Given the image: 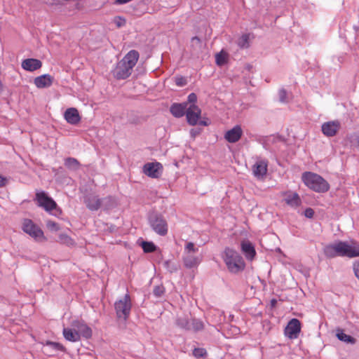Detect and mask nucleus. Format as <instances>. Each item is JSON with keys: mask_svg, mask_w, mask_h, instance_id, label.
<instances>
[{"mask_svg": "<svg viewBox=\"0 0 359 359\" xmlns=\"http://www.w3.org/2000/svg\"><path fill=\"white\" fill-rule=\"evenodd\" d=\"M242 135L243 130L241 127L239 125H236L225 133L224 138L228 142L235 143L241 139Z\"/></svg>", "mask_w": 359, "mask_h": 359, "instance_id": "dca6fc26", "label": "nucleus"}, {"mask_svg": "<svg viewBox=\"0 0 359 359\" xmlns=\"http://www.w3.org/2000/svg\"><path fill=\"white\" fill-rule=\"evenodd\" d=\"M175 83L177 86H184L187 84L186 79L183 76H177L175 78Z\"/></svg>", "mask_w": 359, "mask_h": 359, "instance_id": "e433bc0d", "label": "nucleus"}, {"mask_svg": "<svg viewBox=\"0 0 359 359\" xmlns=\"http://www.w3.org/2000/svg\"><path fill=\"white\" fill-rule=\"evenodd\" d=\"M196 251H198V248L195 247L193 243L189 242L187 243L184 249V253H195Z\"/></svg>", "mask_w": 359, "mask_h": 359, "instance_id": "473e14b6", "label": "nucleus"}, {"mask_svg": "<svg viewBox=\"0 0 359 359\" xmlns=\"http://www.w3.org/2000/svg\"><path fill=\"white\" fill-rule=\"evenodd\" d=\"M185 114L187 123L191 126H196L201 117V110L197 105L190 104L189 107L187 106Z\"/></svg>", "mask_w": 359, "mask_h": 359, "instance_id": "9b49d317", "label": "nucleus"}, {"mask_svg": "<svg viewBox=\"0 0 359 359\" xmlns=\"http://www.w3.org/2000/svg\"><path fill=\"white\" fill-rule=\"evenodd\" d=\"M222 258L228 269L232 273H237L244 270L245 263L242 256L236 250L225 248Z\"/></svg>", "mask_w": 359, "mask_h": 359, "instance_id": "7ed1b4c3", "label": "nucleus"}, {"mask_svg": "<svg viewBox=\"0 0 359 359\" xmlns=\"http://www.w3.org/2000/svg\"><path fill=\"white\" fill-rule=\"evenodd\" d=\"M46 345L50 346L51 348H53L55 350L57 351H64L65 348L64 346L57 342H53V341H48L46 343Z\"/></svg>", "mask_w": 359, "mask_h": 359, "instance_id": "72a5a7b5", "label": "nucleus"}, {"mask_svg": "<svg viewBox=\"0 0 359 359\" xmlns=\"http://www.w3.org/2000/svg\"><path fill=\"white\" fill-rule=\"evenodd\" d=\"M132 303L129 294H126L123 299L116 301L114 309L118 318L126 320L130 314Z\"/></svg>", "mask_w": 359, "mask_h": 359, "instance_id": "39448f33", "label": "nucleus"}, {"mask_svg": "<svg viewBox=\"0 0 359 359\" xmlns=\"http://www.w3.org/2000/svg\"><path fill=\"white\" fill-rule=\"evenodd\" d=\"M8 180L9 179L7 177L3 176L0 174V187H5L7 184Z\"/></svg>", "mask_w": 359, "mask_h": 359, "instance_id": "79ce46f5", "label": "nucleus"}, {"mask_svg": "<svg viewBox=\"0 0 359 359\" xmlns=\"http://www.w3.org/2000/svg\"><path fill=\"white\" fill-rule=\"evenodd\" d=\"M65 165L69 170H76L79 169L80 163L77 159L69 157L65 159Z\"/></svg>", "mask_w": 359, "mask_h": 359, "instance_id": "bb28decb", "label": "nucleus"}, {"mask_svg": "<svg viewBox=\"0 0 359 359\" xmlns=\"http://www.w3.org/2000/svg\"><path fill=\"white\" fill-rule=\"evenodd\" d=\"M140 55L137 50H130L121 60L117 62L113 69V75L117 79H126L128 78L133 72V67L137 64Z\"/></svg>", "mask_w": 359, "mask_h": 359, "instance_id": "f03ea898", "label": "nucleus"}, {"mask_svg": "<svg viewBox=\"0 0 359 359\" xmlns=\"http://www.w3.org/2000/svg\"><path fill=\"white\" fill-rule=\"evenodd\" d=\"M21 65L25 70L34 72L41 67L42 62L38 59L28 58L22 60Z\"/></svg>", "mask_w": 359, "mask_h": 359, "instance_id": "6ab92c4d", "label": "nucleus"}, {"mask_svg": "<svg viewBox=\"0 0 359 359\" xmlns=\"http://www.w3.org/2000/svg\"><path fill=\"white\" fill-rule=\"evenodd\" d=\"M187 106V102L174 103L170 107V112L175 117H182L186 113Z\"/></svg>", "mask_w": 359, "mask_h": 359, "instance_id": "4be33fe9", "label": "nucleus"}, {"mask_svg": "<svg viewBox=\"0 0 359 359\" xmlns=\"http://www.w3.org/2000/svg\"><path fill=\"white\" fill-rule=\"evenodd\" d=\"M162 165L160 163H147L143 167L144 173L149 177L158 178L162 173Z\"/></svg>", "mask_w": 359, "mask_h": 359, "instance_id": "4468645a", "label": "nucleus"}, {"mask_svg": "<svg viewBox=\"0 0 359 359\" xmlns=\"http://www.w3.org/2000/svg\"><path fill=\"white\" fill-rule=\"evenodd\" d=\"M271 302H272V304H274L276 302V301L275 299H273L271 301Z\"/></svg>", "mask_w": 359, "mask_h": 359, "instance_id": "603ef678", "label": "nucleus"}, {"mask_svg": "<svg viewBox=\"0 0 359 359\" xmlns=\"http://www.w3.org/2000/svg\"><path fill=\"white\" fill-rule=\"evenodd\" d=\"M353 271L355 276L359 280V262H355L353 265Z\"/></svg>", "mask_w": 359, "mask_h": 359, "instance_id": "c03bdc74", "label": "nucleus"}, {"mask_svg": "<svg viewBox=\"0 0 359 359\" xmlns=\"http://www.w3.org/2000/svg\"><path fill=\"white\" fill-rule=\"evenodd\" d=\"M62 333L65 339L69 341L76 342L80 341L79 333L72 325L70 327H64Z\"/></svg>", "mask_w": 359, "mask_h": 359, "instance_id": "412c9836", "label": "nucleus"}, {"mask_svg": "<svg viewBox=\"0 0 359 359\" xmlns=\"http://www.w3.org/2000/svg\"><path fill=\"white\" fill-rule=\"evenodd\" d=\"M154 295L159 297L164 293V288L161 285L156 286L153 290Z\"/></svg>", "mask_w": 359, "mask_h": 359, "instance_id": "c9c22d12", "label": "nucleus"}, {"mask_svg": "<svg viewBox=\"0 0 359 359\" xmlns=\"http://www.w3.org/2000/svg\"><path fill=\"white\" fill-rule=\"evenodd\" d=\"M36 201L38 205L43 208L47 212H50L57 209V205L55 201L43 191L36 192Z\"/></svg>", "mask_w": 359, "mask_h": 359, "instance_id": "0eeeda50", "label": "nucleus"}, {"mask_svg": "<svg viewBox=\"0 0 359 359\" xmlns=\"http://www.w3.org/2000/svg\"><path fill=\"white\" fill-rule=\"evenodd\" d=\"M72 326L79 333L80 338L83 337L86 339L92 337L93 331L91 328L81 320H75L72 322Z\"/></svg>", "mask_w": 359, "mask_h": 359, "instance_id": "f8f14e48", "label": "nucleus"}, {"mask_svg": "<svg viewBox=\"0 0 359 359\" xmlns=\"http://www.w3.org/2000/svg\"><path fill=\"white\" fill-rule=\"evenodd\" d=\"M279 100L281 102H287V92L284 89H280L278 93Z\"/></svg>", "mask_w": 359, "mask_h": 359, "instance_id": "4c0bfd02", "label": "nucleus"}, {"mask_svg": "<svg viewBox=\"0 0 359 359\" xmlns=\"http://www.w3.org/2000/svg\"><path fill=\"white\" fill-rule=\"evenodd\" d=\"M85 203L89 210L95 211L101 207L102 201L96 196H90L86 198Z\"/></svg>", "mask_w": 359, "mask_h": 359, "instance_id": "b1692460", "label": "nucleus"}, {"mask_svg": "<svg viewBox=\"0 0 359 359\" xmlns=\"http://www.w3.org/2000/svg\"><path fill=\"white\" fill-rule=\"evenodd\" d=\"M241 250L245 258L252 261L256 255V250L253 244L248 240H243L241 243Z\"/></svg>", "mask_w": 359, "mask_h": 359, "instance_id": "2eb2a0df", "label": "nucleus"}, {"mask_svg": "<svg viewBox=\"0 0 359 359\" xmlns=\"http://www.w3.org/2000/svg\"><path fill=\"white\" fill-rule=\"evenodd\" d=\"M105 200L111 201H112V198L111 197H109V198H105Z\"/></svg>", "mask_w": 359, "mask_h": 359, "instance_id": "3c124183", "label": "nucleus"}, {"mask_svg": "<svg viewBox=\"0 0 359 359\" xmlns=\"http://www.w3.org/2000/svg\"><path fill=\"white\" fill-rule=\"evenodd\" d=\"M268 170V161L259 158L252 167L254 177L257 180H264Z\"/></svg>", "mask_w": 359, "mask_h": 359, "instance_id": "1a4fd4ad", "label": "nucleus"}, {"mask_svg": "<svg viewBox=\"0 0 359 359\" xmlns=\"http://www.w3.org/2000/svg\"><path fill=\"white\" fill-rule=\"evenodd\" d=\"M285 203L292 208H297L301 205V199L298 194L287 192L285 194Z\"/></svg>", "mask_w": 359, "mask_h": 359, "instance_id": "5701e85b", "label": "nucleus"}, {"mask_svg": "<svg viewBox=\"0 0 359 359\" xmlns=\"http://www.w3.org/2000/svg\"><path fill=\"white\" fill-rule=\"evenodd\" d=\"M149 224L152 229L160 236L168 233V224L165 219L159 215H153L149 217Z\"/></svg>", "mask_w": 359, "mask_h": 359, "instance_id": "423d86ee", "label": "nucleus"}, {"mask_svg": "<svg viewBox=\"0 0 359 359\" xmlns=\"http://www.w3.org/2000/svg\"><path fill=\"white\" fill-rule=\"evenodd\" d=\"M251 34H243L237 40L238 46L241 48H248L250 46V39Z\"/></svg>", "mask_w": 359, "mask_h": 359, "instance_id": "393cba45", "label": "nucleus"}, {"mask_svg": "<svg viewBox=\"0 0 359 359\" xmlns=\"http://www.w3.org/2000/svg\"><path fill=\"white\" fill-rule=\"evenodd\" d=\"M314 215V211L312 208H308L304 211V215L308 218H312Z\"/></svg>", "mask_w": 359, "mask_h": 359, "instance_id": "37998d69", "label": "nucleus"}, {"mask_svg": "<svg viewBox=\"0 0 359 359\" xmlns=\"http://www.w3.org/2000/svg\"><path fill=\"white\" fill-rule=\"evenodd\" d=\"M114 22L116 26L119 28L123 27L126 25V20L122 17L118 16L114 18Z\"/></svg>", "mask_w": 359, "mask_h": 359, "instance_id": "f704fd0d", "label": "nucleus"}, {"mask_svg": "<svg viewBox=\"0 0 359 359\" xmlns=\"http://www.w3.org/2000/svg\"><path fill=\"white\" fill-rule=\"evenodd\" d=\"M207 354V352L205 348H196L193 351V355L196 358L203 357Z\"/></svg>", "mask_w": 359, "mask_h": 359, "instance_id": "2f4dec72", "label": "nucleus"}, {"mask_svg": "<svg viewBox=\"0 0 359 359\" xmlns=\"http://www.w3.org/2000/svg\"><path fill=\"white\" fill-rule=\"evenodd\" d=\"M142 248L144 252H152L155 251L156 246L152 242L144 241L142 243Z\"/></svg>", "mask_w": 359, "mask_h": 359, "instance_id": "c756f323", "label": "nucleus"}, {"mask_svg": "<svg viewBox=\"0 0 359 359\" xmlns=\"http://www.w3.org/2000/svg\"><path fill=\"white\" fill-rule=\"evenodd\" d=\"M48 226L50 227V228L56 229L57 228V224L55 222H49L48 223Z\"/></svg>", "mask_w": 359, "mask_h": 359, "instance_id": "de8ad7c7", "label": "nucleus"}, {"mask_svg": "<svg viewBox=\"0 0 359 359\" xmlns=\"http://www.w3.org/2000/svg\"><path fill=\"white\" fill-rule=\"evenodd\" d=\"M184 266L188 268L196 267L201 263V258L194 255V253H184L183 257Z\"/></svg>", "mask_w": 359, "mask_h": 359, "instance_id": "aec40b11", "label": "nucleus"}, {"mask_svg": "<svg viewBox=\"0 0 359 359\" xmlns=\"http://www.w3.org/2000/svg\"><path fill=\"white\" fill-rule=\"evenodd\" d=\"M232 329H233V332L234 334H239V329L237 327H233Z\"/></svg>", "mask_w": 359, "mask_h": 359, "instance_id": "09e8293b", "label": "nucleus"}, {"mask_svg": "<svg viewBox=\"0 0 359 359\" xmlns=\"http://www.w3.org/2000/svg\"><path fill=\"white\" fill-rule=\"evenodd\" d=\"M302 180L309 189L315 192L325 193L330 189L329 183L323 177L314 172H304L302 175Z\"/></svg>", "mask_w": 359, "mask_h": 359, "instance_id": "20e7f679", "label": "nucleus"}, {"mask_svg": "<svg viewBox=\"0 0 359 359\" xmlns=\"http://www.w3.org/2000/svg\"><path fill=\"white\" fill-rule=\"evenodd\" d=\"M337 337L339 340L344 341L348 344H353L355 343V339L351 335L346 334L343 330H338L337 332Z\"/></svg>", "mask_w": 359, "mask_h": 359, "instance_id": "a878e982", "label": "nucleus"}, {"mask_svg": "<svg viewBox=\"0 0 359 359\" xmlns=\"http://www.w3.org/2000/svg\"><path fill=\"white\" fill-rule=\"evenodd\" d=\"M177 325L182 329L191 330V324L187 318H178L176 321Z\"/></svg>", "mask_w": 359, "mask_h": 359, "instance_id": "c85d7f7f", "label": "nucleus"}, {"mask_svg": "<svg viewBox=\"0 0 359 359\" xmlns=\"http://www.w3.org/2000/svg\"><path fill=\"white\" fill-rule=\"evenodd\" d=\"M22 230L36 241L43 239V231L31 219H26L23 221Z\"/></svg>", "mask_w": 359, "mask_h": 359, "instance_id": "6e6552de", "label": "nucleus"}, {"mask_svg": "<svg viewBox=\"0 0 359 359\" xmlns=\"http://www.w3.org/2000/svg\"><path fill=\"white\" fill-rule=\"evenodd\" d=\"M191 330L194 331H199L203 330V323L201 320L198 319H192L190 322Z\"/></svg>", "mask_w": 359, "mask_h": 359, "instance_id": "7c9ffc66", "label": "nucleus"}, {"mask_svg": "<svg viewBox=\"0 0 359 359\" xmlns=\"http://www.w3.org/2000/svg\"><path fill=\"white\" fill-rule=\"evenodd\" d=\"M341 128V123L339 121H331L323 123L321 126L322 133L326 137H334Z\"/></svg>", "mask_w": 359, "mask_h": 359, "instance_id": "ddd939ff", "label": "nucleus"}, {"mask_svg": "<svg viewBox=\"0 0 359 359\" xmlns=\"http://www.w3.org/2000/svg\"><path fill=\"white\" fill-rule=\"evenodd\" d=\"M53 81L54 78L51 75L46 74L36 77L34 83L38 88H46L51 86Z\"/></svg>", "mask_w": 359, "mask_h": 359, "instance_id": "f3484780", "label": "nucleus"}, {"mask_svg": "<svg viewBox=\"0 0 359 359\" xmlns=\"http://www.w3.org/2000/svg\"><path fill=\"white\" fill-rule=\"evenodd\" d=\"M197 101V96L195 93H191L188 95L187 103H190V104H196L195 103Z\"/></svg>", "mask_w": 359, "mask_h": 359, "instance_id": "ea45409f", "label": "nucleus"}, {"mask_svg": "<svg viewBox=\"0 0 359 359\" xmlns=\"http://www.w3.org/2000/svg\"><path fill=\"white\" fill-rule=\"evenodd\" d=\"M201 133V130L193 128L190 130V134L192 137H196Z\"/></svg>", "mask_w": 359, "mask_h": 359, "instance_id": "a18cd8bd", "label": "nucleus"}, {"mask_svg": "<svg viewBox=\"0 0 359 359\" xmlns=\"http://www.w3.org/2000/svg\"><path fill=\"white\" fill-rule=\"evenodd\" d=\"M198 123L200 126H208L210 124V121H209V120L208 118L203 119V120H199L198 119Z\"/></svg>", "mask_w": 359, "mask_h": 359, "instance_id": "49530a36", "label": "nucleus"}, {"mask_svg": "<svg viewBox=\"0 0 359 359\" xmlns=\"http://www.w3.org/2000/svg\"><path fill=\"white\" fill-rule=\"evenodd\" d=\"M61 239L64 243H65L68 245H74V241H73V239L67 235L61 236Z\"/></svg>", "mask_w": 359, "mask_h": 359, "instance_id": "58836bf2", "label": "nucleus"}, {"mask_svg": "<svg viewBox=\"0 0 359 359\" xmlns=\"http://www.w3.org/2000/svg\"><path fill=\"white\" fill-rule=\"evenodd\" d=\"M228 60V53L224 50L220 51L215 55V62L218 66L224 65Z\"/></svg>", "mask_w": 359, "mask_h": 359, "instance_id": "cd10ccee", "label": "nucleus"}, {"mask_svg": "<svg viewBox=\"0 0 359 359\" xmlns=\"http://www.w3.org/2000/svg\"><path fill=\"white\" fill-rule=\"evenodd\" d=\"M65 119L68 123L76 125L81 121L79 111L74 107L67 109L64 114Z\"/></svg>", "mask_w": 359, "mask_h": 359, "instance_id": "a211bd4d", "label": "nucleus"}, {"mask_svg": "<svg viewBox=\"0 0 359 359\" xmlns=\"http://www.w3.org/2000/svg\"><path fill=\"white\" fill-rule=\"evenodd\" d=\"M191 40H192V41H198V42L200 41L199 38H198V37H197V36H194V37H193Z\"/></svg>", "mask_w": 359, "mask_h": 359, "instance_id": "8fccbe9b", "label": "nucleus"}, {"mask_svg": "<svg viewBox=\"0 0 359 359\" xmlns=\"http://www.w3.org/2000/svg\"><path fill=\"white\" fill-rule=\"evenodd\" d=\"M301 328L300 321L297 318H292L285 327L284 334L290 339H295L298 338Z\"/></svg>", "mask_w": 359, "mask_h": 359, "instance_id": "9d476101", "label": "nucleus"}, {"mask_svg": "<svg viewBox=\"0 0 359 359\" xmlns=\"http://www.w3.org/2000/svg\"><path fill=\"white\" fill-rule=\"evenodd\" d=\"M323 252L328 258L336 257H356L359 256V243L353 241H338L325 245Z\"/></svg>", "mask_w": 359, "mask_h": 359, "instance_id": "f257e3e1", "label": "nucleus"}, {"mask_svg": "<svg viewBox=\"0 0 359 359\" xmlns=\"http://www.w3.org/2000/svg\"><path fill=\"white\" fill-rule=\"evenodd\" d=\"M351 143L359 148V133H355L352 137H351Z\"/></svg>", "mask_w": 359, "mask_h": 359, "instance_id": "a19ab883", "label": "nucleus"}]
</instances>
